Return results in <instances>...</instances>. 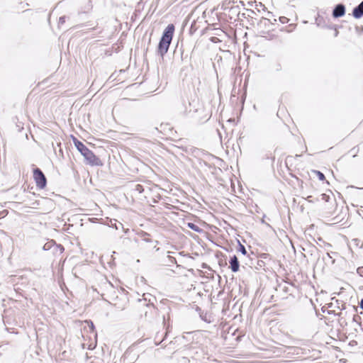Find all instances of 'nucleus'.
<instances>
[{"label":"nucleus","instance_id":"f257e3e1","mask_svg":"<svg viewBox=\"0 0 363 363\" xmlns=\"http://www.w3.org/2000/svg\"><path fill=\"white\" fill-rule=\"evenodd\" d=\"M174 31V26L173 24L168 25L165 28L158 46V52L161 56H163L168 51Z\"/></svg>","mask_w":363,"mask_h":363},{"label":"nucleus","instance_id":"f03ea898","mask_svg":"<svg viewBox=\"0 0 363 363\" xmlns=\"http://www.w3.org/2000/svg\"><path fill=\"white\" fill-rule=\"evenodd\" d=\"M86 162L92 166H102L103 162L97 157L90 150H89L84 155Z\"/></svg>","mask_w":363,"mask_h":363},{"label":"nucleus","instance_id":"7ed1b4c3","mask_svg":"<svg viewBox=\"0 0 363 363\" xmlns=\"http://www.w3.org/2000/svg\"><path fill=\"white\" fill-rule=\"evenodd\" d=\"M33 177L37 186L43 189L46 185V179L43 173L39 169H35L33 172Z\"/></svg>","mask_w":363,"mask_h":363},{"label":"nucleus","instance_id":"20e7f679","mask_svg":"<svg viewBox=\"0 0 363 363\" xmlns=\"http://www.w3.org/2000/svg\"><path fill=\"white\" fill-rule=\"evenodd\" d=\"M345 13V6L342 4H338L333 10V16L335 18H339L343 16Z\"/></svg>","mask_w":363,"mask_h":363},{"label":"nucleus","instance_id":"39448f33","mask_svg":"<svg viewBox=\"0 0 363 363\" xmlns=\"http://www.w3.org/2000/svg\"><path fill=\"white\" fill-rule=\"evenodd\" d=\"M352 14L355 18H359L363 16V1L354 9Z\"/></svg>","mask_w":363,"mask_h":363},{"label":"nucleus","instance_id":"423d86ee","mask_svg":"<svg viewBox=\"0 0 363 363\" xmlns=\"http://www.w3.org/2000/svg\"><path fill=\"white\" fill-rule=\"evenodd\" d=\"M74 143L77 149L82 155H84L89 150V149L82 142L76 139L74 140Z\"/></svg>","mask_w":363,"mask_h":363},{"label":"nucleus","instance_id":"0eeeda50","mask_svg":"<svg viewBox=\"0 0 363 363\" xmlns=\"http://www.w3.org/2000/svg\"><path fill=\"white\" fill-rule=\"evenodd\" d=\"M230 267L233 272H236L239 270V262L235 255L230 258Z\"/></svg>","mask_w":363,"mask_h":363},{"label":"nucleus","instance_id":"6e6552de","mask_svg":"<svg viewBox=\"0 0 363 363\" xmlns=\"http://www.w3.org/2000/svg\"><path fill=\"white\" fill-rule=\"evenodd\" d=\"M312 172L315 175H316L320 180L323 181V180L325 179V176H324V174L322 172H320L319 171H317V170H313Z\"/></svg>","mask_w":363,"mask_h":363},{"label":"nucleus","instance_id":"1a4fd4ad","mask_svg":"<svg viewBox=\"0 0 363 363\" xmlns=\"http://www.w3.org/2000/svg\"><path fill=\"white\" fill-rule=\"evenodd\" d=\"M188 226L191 229L194 230V231H196V232L199 231V228L197 225H196L195 224L192 223H188Z\"/></svg>","mask_w":363,"mask_h":363},{"label":"nucleus","instance_id":"9d476101","mask_svg":"<svg viewBox=\"0 0 363 363\" xmlns=\"http://www.w3.org/2000/svg\"><path fill=\"white\" fill-rule=\"evenodd\" d=\"M135 190L138 191L139 193H142L143 191V188L141 185L137 184L135 186Z\"/></svg>","mask_w":363,"mask_h":363},{"label":"nucleus","instance_id":"9b49d317","mask_svg":"<svg viewBox=\"0 0 363 363\" xmlns=\"http://www.w3.org/2000/svg\"><path fill=\"white\" fill-rule=\"evenodd\" d=\"M240 251L243 254L245 255L247 253L245 247L242 245H240Z\"/></svg>","mask_w":363,"mask_h":363},{"label":"nucleus","instance_id":"f8f14e48","mask_svg":"<svg viewBox=\"0 0 363 363\" xmlns=\"http://www.w3.org/2000/svg\"><path fill=\"white\" fill-rule=\"evenodd\" d=\"M65 21V17H61L60 18V22H64Z\"/></svg>","mask_w":363,"mask_h":363},{"label":"nucleus","instance_id":"ddd939ff","mask_svg":"<svg viewBox=\"0 0 363 363\" xmlns=\"http://www.w3.org/2000/svg\"><path fill=\"white\" fill-rule=\"evenodd\" d=\"M360 307L363 309V299L361 301Z\"/></svg>","mask_w":363,"mask_h":363},{"label":"nucleus","instance_id":"4468645a","mask_svg":"<svg viewBox=\"0 0 363 363\" xmlns=\"http://www.w3.org/2000/svg\"><path fill=\"white\" fill-rule=\"evenodd\" d=\"M90 328H91V330H93V329H94V325H93V323H91Z\"/></svg>","mask_w":363,"mask_h":363}]
</instances>
